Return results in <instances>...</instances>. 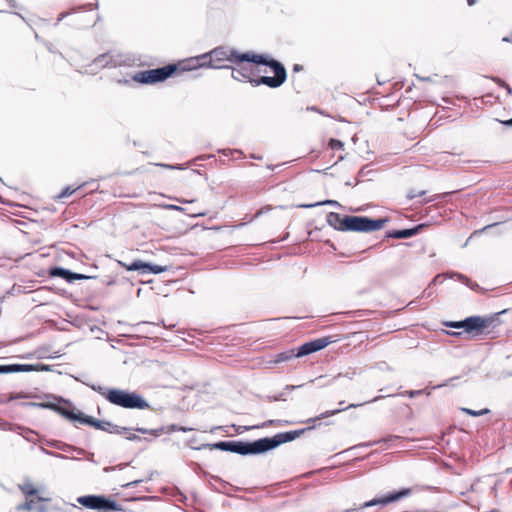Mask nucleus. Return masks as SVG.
<instances>
[{"label": "nucleus", "instance_id": "c756f323", "mask_svg": "<svg viewBox=\"0 0 512 512\" xmlns=\"http://www.w3.org/2000/svg\"><path fill=\"white\" fill-rule=\"evenodd\" d=\"M461 410L464 413H466L468 415H471V416H474V417L482 416V415H485V414L489 413V409H487V408L479 410V411L472 410V409H469V408H462Z\"/></svg>", "mask_w": 512, "mask_h": 512}, {"label": "nucleus", "instance_id": "13d9d810", "mask_svg": "<svg viewBox=\"0 0 512 512\" xmlns=\"http://www.w3.org/2000/svg\"><path fill=\"white\" fill-rule=\"evenodd\" d=\"M10 4L11 7H15L16 6V1L15 0H7Z\"/></svg>", "mask_w": 512, "mask_h": 512}, {"label": "nucleus", "instance_id": "5701e85b", "mask_svg": "<svg viewBox=\"0 0 512 512\" xmlns=\"http://www.w3.org/2000/svg\"><path fill=\"white\" fill-rule=\"evenodd\" d=\"M213 155H201V156H198L196 157L195 159H193L192 161L182 165V164H176V165H173V164H163V163H160V164H157L158 166L160 167H163V168H166V169H171V170H184L186 169L190 164H197V161L199 160H204V159H208V158H212Z\"/></svg>", "mask_w": 512, "mask_h": 512}, {"label": "nucleus", "instance_id": "ddd939ff", "mask_svg": "<svg viewBox=\"0 0 512 512\" xmlns=\"http://www.w3.org/2000/svg\"><path fill=\"white\" fill-rule=\"evenodd\" d=\"M49 370L47 365L43 364H7L0 365V374H9V373H21V372H32V371H44Z\"/></svg>", "mask_w": 512, "mask_h": 512}, {"label": "nucleus", "instance_id": "412c9836", "mask_svg": "<svg viewBox=\"0 0 512 512\" xmlns=\"http://www.w3.org/2000/svg\"><path fill=\"white\" fill-rule=\"evenodd\" d=\"M93 65L99 68H105L115 67L117 63L114 61L113 56L110 53H104L94 59Z\"/></svg>", "mask_w": 512, "mask_h": 512}, {"label": "nucleus", "instance_id": "49530a36", "mask_svg": "<svg viewBox=\"0 0 512 512\" xmlns=\"http://www.w3.org/2000/svg\"><path fill=\"white\" fill-rule=\"evenodd\" d=\"M140 482V480H135V481H132V482H129L125 485H123L124 487H134L136 486L138 483Z\"/></svg>", "mask_w": 512, "mask_h": 512}, {"label": "nucleus", "instance_id": "393cba45", "mask_svg": "<svg viewBox=\"0 0 512 512\" xmlns=\"http://www.w3.org/2000/svg\"><path fill=\"white\" fill-rule=\"evenodd\" d=\"M250 71L246 67L234 68L232 70V78L237 81L247 80L249 78Z\"/></svg>", "mask_w": 512, "mask_h": 512}, {"label": "nucleus", "instance_id": "f257e3e1", "mask_svg": "<svg viewBox=\"0 0 512 512\" xmlns=\"http://www.w3.org/2000/svg\"><path fill=\"white\" fill-rule=\"evenodd\" d=\"M314 427L315 425H312L299 430L281 432L272 437H264L254 441H219L213 444H204L196 449L201 450L203 448H209L211 450L232 452L243 456L258 455L271 451L281 444L291 442Z\"/></svg>", "mask_w": 512, "mask_h": 512}, {"label": "nucleus", "instance_id": "37998d69", "mask_svg": "<svg viewBox=\"0 0 512 512\" xmlns=\"http://www.w3.org/2000/svg\"><path fill=\"white\" fill-rule=\"evenodd\" d=\"M370 172H372V171H371V170L366 171V167H363V168L359 171V176H360V177H365V176H367Z\"/></svg>", "mask_w": 512, "mask_h": 512}, {"label": "nucleus", "instance_id": "bb28decb", "mask_svg": "<svg viewBox=\"0 0 512 512\" xmlns=\"http://www.w3.org/2000/svg\"><path fill=\"white\" fill-rule=\"evenodd\" d=\"M322 205H330V206H335V207H341L340 203L338 201H336V200H325V201H320V202L313 203V204H303V205H300V207H303V208H313V207L322 206Z\"/></svg>", "mask_w": 512, "mask_h": 512}, {"label": "nucleus", "instance_id": "4be33fe9", "mask_svg": "<svg viewBox=\"0 0 512 512\" xmlns=\"http://www.w3.org/2000/svg\"><path fill=\"white\" fill-rule=\"evenodd\" d=\"M327 223L333 227L336 230L344 231V216H341L339 213L336 212H329L327 214Z\"/></svg>", "mask_w": 512, "mask_h": 512}, {"label": "nucleus", "instance_id": "4c0bfd02", "mask_svg": "<svg viewBox=\"0 0 512 512\" xmlns=\"http://www.w3.org/2000/svg\"><path fill=\"white\" fill-rule=\"evenodd\" d=\"M426 194V191H419L417 193H415L414 191H411L409 194H408V198L409 199H414L415 197H418V196H423Z\"/></svg>", "mask_w": 512, "mask_h": 512}, {"label": "nucleus", "instance_id": "680f3d73", "mask_svg": "<svg viewBox=\"0 0 512 512\" xmlns=\"http://www.w3.org/2000/svg\"><path fill=\"white\" fill-rule=\"evenodd\" d=\"M273 423V420H269L263 424V426L271 425Z\"/></svg>", "mask_w": 512, "mask_h": 512}, {"label": "nucleus", "instance_id": "e2e57ef3", "mask_svg": "<svg viewBox=\"0 0 512 512\" xmlns=\"http://www.w3.org/2000/svg\"><path fill=\"white\" fill-rule=\"evenodd\" d=\"M113 469H114L113 467H105L104 471L108 472V471L113 470Z\"/></svg>", "mask_w": 512, "mask_h": 512}, {"label": "nucleus", "instance_id": "bf43d9fd", "mask_svg": "<svg viewBox=\"0 0 512 512\" xmlns=\"http://www.w3.org/2000/svg\"><path fill=\"white\" fill-rule=\"evenodd\" d=\"M469 6H473L476 3V0H467Z\"/></svg>", "mask_w": 512, "mask_h": 512}, {"label": "nucleus", "instance_id": "c9c22d12", "mask_svg": "<svg viewBox=\"0 0 512 512\" xmlns=\"http://www.w3.org/2000/svg\"><path fill=\"white\" fill-rule=\"evenodd\" d=\"M494 80H495V81H496L500 86L504 87V88L507 90V93H508V94H510V95L512 94V89H511V87H510L506 82H504V81H503L502 79H500V78H495Z\"/></svg>", "mask_w": 512, "mask_h": 512}, {"label": "nucleus", "instance_id": "39448f33", "mask_svg": "<svg viewBox=\"0 0 512 512\" xmlns=\"http://www.w3.org/2000/svg\"><path fill=\"white\" fill-rule=\"evenodd\" d=\"M77 503L96 512H121V505L112 497L103 494H88L77 497Z\"/></svg>", "mask_w": 512, "mask_h": 512}, {"label": "nucleus", "instance_id": "6ab92c4d", "mask_svg": "<svg viewBox=\"0 0 512 512\" xmlns=\"http://www.w3.org/2000/svg\"><path fill=\"white\" fill-rule=\"evenodd\" d=\"M421 227V225H418L408 229L392 230L387 232L386 237L395 239H407L418 234V232L421 230Z\"/></svg>", "mask_w": 512, "mask_h": 512}, {"label": "nucleus", "instance_id": "338daca9", "mask_svg": "<svg viewBox=\"0 0 512 512\" xmlns=\"http://www.w3.org/2000/svg\"><path fill=\"white\" fill-rule=\"evenodd\" d=\"M343 404H344V401L339 402L340 407H343Z\"/></svg>", "mask_w": 512, "mask_h": 512}, {"label": "nucleus", "instance_id": "5fc2aeb1", "mask_svg": "<svg viewBox=\"0 0 512 512\" xmlns=\"http://www.w3.org/2000/svg\"><path fill=\"white\" fill-rule=\"evenodd\" d=\"M68 13H61L58 17V22L62 21L66 16H67Z\"/></svg>", "mask_w": 512, "mask_h": 512}, {"label": "nucleus", "instance_id": "a211bd4d", "mask_svg": "<svg viewBox=\"0 0 512 512\" xmlns=\"http://www.w3.org/2000/svg\"><path fill=\"white\" fill-rule=\"evenodd\" d=\"M19 489L23 494H25L26 497L36 496L37 500L40 502H49L51 500L50 496L39 495V489H36L30 481H26L25 483L20 484Z\"/></svg>", "mask_w": 512, "mask_h": 512}, {"label": "nucleus", "instance_id": "dca6fc26", "mask_svg": "<svg viewBox=\"0 0 512 512\" xmlns=\"http://www.w3.org/2000/svg\"><path fill=\"white\" fill-rule=\"evenodd\" d=\"M95 429H98V430H101V431H105V432H108L110 434H123L129 430H132L131 428H127V427H122V426H118L116 424H113L111 423L110 421H106V420H98L96 421V424H95Z\"/></svg>", "mask_w": 512, "mask_h": 512}, {"label": "nucleus", "instance_id": "f03ea898", "mask_svg": "<svg viewBox=\"0 0 512 512\" xmlns=\"http://www.w3.org/2000/svg\"><path fill=\"white\" fill-rule=\"evenodd\" d=\"M90 388L102 395L109 403L125 409H148L150 404L137 392L118 388H106L92 384Z\"/></svg>", "mask_w": 512, "mask_h": 512}, {"label": "nucleus", "instance_id": "aec40b11", "mask_svg": "<svg viewBox=\"0 0 512 512\" xmlns=\"http://www.w3.org/2000/svg\"><path fill=\"white\" fill-rule=\"evenodd\" d=\"M442 277H448V278H452V279H457L458 281L464 283L465 285L471 287L472 289L474 288V285L471 284V281L468 279L467 276L461 274V273H458V272H455V271H450V272H446L444 274H438L434 277V279L432 280V283L433 284H436L439 282V280L442 278Z\"/></svg>", "mask_w": 512, "mask_h": 512}, {"label": "nucleus", "instance_id": "6e6d98bb", "mask_svg": "<svg viewBox=\"0 0 512 512\" xmlns=\"http://www.w3.org/2000/svg\"><path fill=\"white\" fill-rule=\"evenodd\" d=\"M299 387H301V385H298V386L288 385V386H286V389L293 390V389H296V388H299Z\"/></svg>", "mask_w": 512, "mask_h": 512}, {"label": "nucleus", "instance_id": "603ef678", "mask_svg": "<svg viewBox=\"0 0 512 512\" xmlns=\"http://www.w3.org/2000/svg\"><path fill=\"white\" fill-rule=\"evenodd\" d=\"M419 80L421 81H431V78L430 77H420L419 75H415Z\"/></svg>", "mask_w": 512, "mask_h": 512}, {"label": "nucleus", "instance_id": "a19ab883", "mask_svg": "<svg viewBox=\"0 0 512 512\" xmlns=\"http://www.w3.org/2000/svg\"><path fill=\"white\" fill-rule=\"evenodd\" d=\"M249 81V83L253 86V87H257L259 85H262L261 82H258L259 81V78L255 79V78H251L249 76V78L247 79Z\"/></svg>", "mask_w": 512, "mask_h": 512}, {"label": "nucleus", "instance_id": "8fccbe9b", "mask_svg": "<svg viewBox=\"0 0 512 512\" xmlns=\"http://www.w3.org/2000/svg\"><path fill=\"white\" fill-rule=\"evenodd\" d=\"M37 489H39V495L44 496V494L46 493V488L42 486L38 487Z\"/></svg>", "mask_w": 512, "mask_h": 512}, {"label": "nucleus", "instance_id": "e433bc0d", "mask_svg": "<svg viewBox=\"0 0 512 512\" xmlns=\"http://www.w3.org/2000/svg\"><path fill=\"white\" fill-rule=\"evenodd\" d=\"M47 454L53 456V457H56V458H60V459H68L69 457L66 456V455H63V454H59V453H55V452H46ZM71 459H78L77 457H70Z\"/></svg>", "mask_w": 512, "mask_h": 512}, {"label": "nucleus", "instance_id": "de8ad7c7", "mask_svg": "<svg viewBox=\"0 0 512 512\" xmlns=\"http://www.w3.org/2000/svg\"><path fill=\"white\" fill-rule=\"evenodd\" d=\"M500 123H502L505 126L512 127V118L505 121H500Z\"/></svg>", "mask_w": 512, "mask_h": 512}, {"label": "nucleus", "instance_id": "4468645a", "mask_svg": "<svg viewBox=\"0 0 512 512\" xmlns=\"http://www.w3.org/2000/svg\"><path fill=\"white\" fill-rule=\"evenodd\" d=\"M383 397L384 396H377V397L373 398L372 400L366 401L364 403L350 404V405H348L347 407H344V408L325 411V412L321 413L320 415H318V416H316L314 418L307 419L305 422L307 424L315 423L316 421H319V420L324 419V418H328L330 416H334V415L339 414L340 412L345 411L347 409L360 407V406L365 405V404L370 403V402H376V401L382 399Z\"/></svg>", "mask_w": 512, "mask_h": 512}, {"label": "nucleus", "instance_id": "0e129e2a", "mask_svg": "<svg viewBox=\"0 0 512 512\" xmlns=\"http://www.w3.org/2000/svg\"><path fill=\"white\" fill-rule=\"evenodd\" d=\"M503 41L508 42V41H510V40H509V38H508V37H504V38H503Z\"/></svg>", "mask_w": 512, "mask_h": 512}, {"label": "nucleus", "instance_id": "473e14b6", "mask_svg": "<svg viewBox=\"0 0 512 512\" xmlns=\"http://www.w3.org/2000/svg\"><path fill=\"white\" fill-rule=\"evenodd\" d=\"M426 393L427 395H430V392H426V389H421V390H410V391H406L404 392L402 395L404 396H408L410 398H414L416 396H419V395H422Z\"/></svg>", "mask_w": 512, "mask_h": 512}, {"label": "nucleus", "instance_id": "0eeeda50", "mask_svg": "<svg viewBox=\"0 0 512 512\" xmlns=\"http://www.w3.org/2000/svg\"><path fill=\"white\" fill-rule=\"evenodd\" d=\"M176 72L175 64H167L163 67L139 71L133 76V80L141 84H155L167 80Z\"/></svg>", "mask_w": 512, "mask_h": 512}, {"label": "nucleus", "instance_id": "864d4df0", "mask_svg": "<svg viewBox=\"0 0 512 512\" xmlns=\"http://www.w3.org/2000/svg\"><path fill=\"white\" fill-rule=\"evenodd\" d=\"M192 428H186V427H183V426H179V431H182V432H187V431H191Z\"/></svg>", "mask_w": 512, "mask_h": 512}, {"label": "nucleus", "instance_id": "4d7b16f0", "mask_svg": "<svg viewBox=\"0 0 512 512\" xmlns=\"http://www.w3.org/2000/svg\"><path fill=\"white\" fill-rule=\"evenodd\" d=\"M495 225H496V224L487 225V226H485L483 229L479 230L478 232H482V231H484V230H487V229H489V228H491V227H493V226H495Z\"/></svg>", "mask_w": 512, "mask_h": 512}, {"label": "nucleus", "instance_id": "2f4dec72", "mask_svg": "<svg viewBox=\"0 0 512 512\" xmlns=\"http://www.w3.org/2000/svg\"><path fill=\"white\" fill-rule=\"evenodd\" d=\"M329 147L332 150H341L344 147V143L338 139L332 138L329 140Z\"/></svg>", "mask_w": 512, "mask_h": 512}, {"label": "nucleus", "instance_id": "f8f14e48", "mask_svg": "<svg viewBox=\"0 0 512 512\" xmlns=\"http://www.w3.org/2000/svg\"><path fill=\"white\" fill-rule=\"evenodd\" d=\"M491 319L483 318L481 316H469L462 320V329L466 333H479L480 331L489 327Z\"/></svg>", "mask_w": 512, "mask_h": 512}, {"label": "nucleus", "instance_id": "7c9ffc66", "mask_svg": "<svg viewBox=\"0 0 512 512\" xmlns=\"http://www.w3.org/2000/svg\"><path fill=\"white\" fill-rule=\"evenodd\" d=\"M82 185L78 186L75 189H72L70 186L66 187L62 190V192L57 196L58 199H63L65 197L71 196L77 189L81 188Z\"/></svg>", "mask_w": 512, "mask_h": 512}, {"label": "nucleus", "instance_id": "09e8293b", "mask_svg": "<svg viewBox=\"0 0 512 512\" xmlns=\"http://www.w3.org/2000/svg\"><path fill=\"white\" fill-rule=\"evenodd\" d=\"M302 69H303V67H302V65H300V64H295V65L293 66V71H294V72H299V71H301Z\"/></svg>", "mask_w": 512, "mask_h": 512}, {"label": "nucleus", "instance_id": "f3484780", "mask_svg": "<svg viewBox=\"0 0 512 512\" xmlns=\"http://www.w3.org/2000/svg\"><path fill=\"white\" fill-rule=\"evenodd\" d=\"M134 431L141 433V434H149L154 437H159L163 433L169 434V433H172L175 431H179V425L171 424L167 427L162 426V427L155 428V429H147V428H143V427H137V428H134Z\"/></svg>", "mask_w": 512, "mask_h": 512}, {"label": "nucleus", "instance_id": "423d86ee", "mask_svg": "<svg viewBox=\"0 0 512 512\" xmlns=\"http://www.w3.org/2000/svg\"><path fill=\"white\" fill-rule=\"evenodd\" d=\"M388 222L387 218L372 219L367 216H344V231L372 232L380 230Z\"/></svg>", "mask_w": 512, "mask_h": 512}, {"label": "nucleus", "instance_id": "58836bf2", "mask_svg": "<svg viewBox=\"0 0 512 512\" xmlns=\"http://www.w3.org/2000/svg\"><path fill=\"white\" fill-rule=\"evenodd\" d=\"M32 507H33V501L31 500V501H27L26 503L20 505L18 507V510H21V509H28V510H30V509H32Z\"/></svg>", "mask_w": 512, "mask_h": 512}, {"label": "nucleus", "instance_id": "69168bd1", "mask_svg": "<svg viewBox=\"0 0 512 512\" xmlns=\"http://www.w3.org/2000/svg\"><path fill=\"white\" fill-rule=\"evenodd\" d=\"M343 404H344V401L339 402L340 407H343Z\"/></svg>", "mask_w": 512, "mask_h": 512}, {"label": "nucleus", "instance_id": "7ed1b4c3", "mask_svg": "<svg viewBox=\"0 0 512 512\" xmlns=\"http://www.w3.org/2000/svg\"><path fill=\"white\" fill-rule=\"evenodd\" d=\"M243 59L246 62L254 63L257 65H263L269 67L274 76H260L259 81L262 85H266L270 88L280 87L287 79V71L285 66L266 54H256L254 52H245Z\"/></svg>", "mask_w": 512, "mask_h": 512}, {"label": "nucleus", "instance_id": "f704fd0d", "mask_svg": "<svg viewBox=\"0 0 512 512\" xmlns=\"http://www.w3.org/2000/svg\"><path fill=\"white\" fill-rule=\"evenodd\" d=\"M462 320L461 321H449L445 322V326L455 329H462Z\"/></svg>", "mask_w": 512, "mask_h": 512}, {"label": "nucleus", "instance_id": "72a5a7b5", "mask_svg": "<svg viewBox=\"0 0 512 512\" xmlns=\"http://www.w3.org/2000/svg\"><path fill=\"white\" fill-rule=\"evenodd\" d=\"M91 278H93V277L85 275V274L72 272V275L70 278V283H73L75 280H85V279H91Z\"/></svg>", "mask_w": 512, "mask_h": 512}, {"label": "nucleus", "instance_id": "b1692460", "mask_svg": "<svg viewBox=\"0 0 512 512\" xmlns=\"http://www.w3.org/2000/svg\"><path fill=\"white\" fill-rule=\"evenodd\" d=\"M49 274L52 277H59V278L66 280L68 283H70L72 271L69 269L60 267V266H54V267L50 268Z\"/></svg>", "mask_w": 512, "mask_h": 512}, {"label": "nucleus", "instance_id": "a18cd8bd", "mask_svg": "<svg viewBox=\"0 0 512 512\" xmlns=\"http://www.w3.org/2000/svg\"><path fill=\"white\" fill-rule=\"evenodd\" d=\"M103 283L110 286V285H114L116 283V281L113 278H109L107 280H104Z\"/></svg>", "mask_w": 512, "mask_h": 512}, {"label": "nucleus", "instance_id": "3c124183", "mask_svg": "<svg viewBox=\"0 0 512 512\" xmlns=\"http://www.w3.org/2000/svg\"><path fill=\"white\" fill-rule=\"evenodd\" d=\"M441 196H433V197H430V198H427L424 200L425 203H428V202H432L434 200H436L437 198H440Z\"/></svg>", "mask_w": 512, "mask_h": 512}, {"label": "nucleus", "instance_id": "79ce46f5", "mask_svg": "<svg viewBox=\"0 0 512 512\" xmlns=\"http://www.w3.org/2000/svg\"><path fill=\"white\" fill-rule=\"evenodd\" d=\"M222 153H223L225 156H227V155H229V154H232V153H239V154H242V152H241V151H239V150H230V149H224V150H222Z\"/></svg>", "mask_w": 512, "mask_h": 512}, {"label": "nucleus", "instance_id": "9b49d317", "mask_svg": "<svg viewBox=\"0 0 512 512\" xmlns=\"http://www.w3.org/2000/svg\"><path fill=\"white\" fill-rule=\"evenodd\" d=\"M332 341L328 337L318 338L302 344L296 352L297 358L312 354L326 348Z\"/></svg>", "mask_w": 512, "mask_h": 512}, {"label": "nucleus", "instance_id": "20e7f679", "mask_svg": "<svg viewBox=\"0 0 512 512\" xmlns=\"http://www.w3.org/2000/svg\"><path fill=\"white\" fill-rule=\"evenodd\" d=\"M243 55H245V53H240L236 49L218 46L207 53L201 54L200 58H204L206 68L223 69L230 68L224 64L225 61L236 64L246 62V60L243 59Z\"/></svg>", "mask_w": 512, "mask_h": 512}, {"label": "nucleus", "instance_id": "9d476101", "mask_svg": "<svg viewBox=\"0 0 512 512\" xmlns=\"http://www.w3.org/2000/svg\"><path fill=\"white\" fill-rule=\"evenodd\" d=\"M119 264L129 271H138L142 275L160 274L167 270L166 266L154 265L141 260H135L129 265H126L123 262L119 261Z\"/></svg>", "mask_w": 512, "mask_h": 512}, {"label": "nucleus", "instance_id": "774afa93", "mask_svg": "<svg viewBox=\"0 0 512 512\" xmlns=\"http://www.w3.org/2000/svg\"><path fill=\"white\" fill-rule=\"evenodd\" d=\"M346 185H347V186H351V185H352V183H351L350 181H348V182H346Z\"/></svg>", "mask_w": 512, "mask_h": 512}, {"label": "nucleus", "instance_id": "cd10ccee", "mask_svg": "<svg viewBox=\"0 0 512 512\" xmlns=\"http://www.w3.org/2000/svg\"><path fill=\"white\" fill-rule=\"evenodd\" d=\"M56 448L60 449V450H63L65 452L74 451L78 455H84L86 453V451L84 449H82V448L72 447V446L67 445V444L57 445Z\"/></svg>", "mask_w": 512, "mask_h": 512}, {"label": "nucleus", "instance_id": "2eb2a0df", "mask_svg": "<svg viewBox=\"0 0 512 512\" xmlns=\"http://www.w3.org/2000/svg\"><path fill=\"white\" fill-rule=\"evenodd\" d=\"M177 66V72L191 71L197 68H206L204 58H200V55L185 59L175 64Z\"/></svg>", "mask_w": 512, "mask_h": 512}, {"label": "nucleus", "instance_id": "1a4fd4ad", "mask_svg": "<svg viewBox=\"0 0 512 512\" xmlns=\"http://www.w3.org/2000/svg\"><path fill=\"white\" fill-rule=\"evenodd\" d=\"M410 494H411V489L402 488L397 491L395 490V491L389 492L388 494H386L382 497H378V498L369 500V501L361 504L359 508H349V509L344 510L343 512H361L363 509L368 508V507H373L376 505L385 506L390 503L397 502V501L409 496Z\"/></svg>", "mask_w": 512, "mask_h": 512}, {"label": "nucleus", "instance_id": "c03bdc74", "mask_svg": "<svg viewBox=\"0 0 512 512\" xmlns=\"http://www.w3.org/2000/svg\"><path fill=\"white\" fill-rule=\"evenodd\" d=\"M166 207H167L168 209L176 210V211H182V210H183V208H182V207L177 206V205H174V204L167 205Z\"/></svg>", "mask_w": 512, "mask_h": 512}, {"label": "nucleus", "instance_id": "a878e982", "mask_svg": "<svg viewBox=\"0 0 512 512\" xmlns=\"http://www.w3.org/2000/svg\"><path fill=\"white\" fill-rule=\"evenodd\" d=\"M295 357H297V356H296V353L294 352V350H289V351H285V352H281V353L277 354L274 362L275 363L286 362Z\"/></svg>", "mask_w": 512, "mask_h": 512}, {"label": "nucleus", "instance_id": "ea45409f", "mask_svg": "<svg viewBox=\"0 0 512 512\" xmlns=\"http://www.w3.org/2000/svg\"><path fill=\"white\" fill-rule=\"evenodd\" d=\"M129 441H141L142 438L135 433H131L126 437Z\"/></svg>", "mask_w": 512, "mask_h": 512}, {"label": "nucleus", "instance_id": "c85d7f7f", "mask_svg": "<svg viewBox=\"0 0 512 512\" xmlns=\"http://www.w3.org/2000/svg\"><path fill=\"white\" fill-rule=\"evenodd\" d=\"M399 438L400 437L396 436V435H388L387 437H383V438H381V439H379L377 441L369 442V443H366V444H363V445L368 447V446H373V445H376V444L388 443V442L397 440Z\"/></svg>", "mask_w": 512, "mask_h": 512}, {"label": "nucleus", "instance_id": "6e6552de", "mask_svg": "<svg viewBox=\"0 0 512 512\" xmlns=\"http://www.w3.org/2000/svg\"><path fill=\"white\" fill-rule=\"evenodd\" d=\"M37 405L40 407L50 408L52 410H55L58 413H60L62 416H64L65 418L69 419L70 421L79 422L83 425L95 427V424L97 421V419H95L92 416L86 415V414L82 413L81 411L75 410L74 408L65 407L59 403L48 402V403H39Z\"/></svg>", "mask_w": 512, "mask_h": 512}, {"label": "nucleus", "instance_id": "052dcab7", "mask_svg": "<svg viewBox=\"0 0 512 512\" xmlns=\"http://www.w3.org/2000/svg\"><path fill=\"white\" fill-rule=\"evenodd\" d=\"M354 374H355L354 372L351 373V374L350 373H346L345 376L348 377L349 379H352Z\"/></svg>", "mask_w": 512, "mask_h": 512}]
</instances>
